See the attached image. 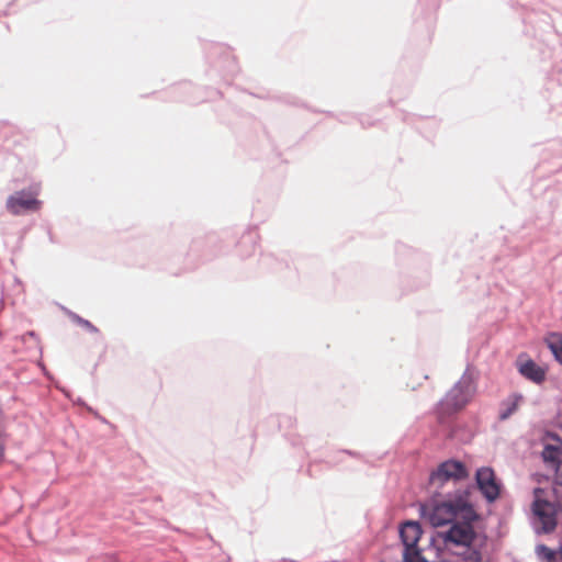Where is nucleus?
I'll return each mask as SVG.
<instances>
[{
	"label": "nucleus",
	"instance_id": "f257e3e1",
	"mask_svg": "<svg viewBox=\"0 0 562 562\" xmlns=\"http://www.w3.org/2000/svg\"><path fill=\"white\" fill-rule=\"evenodd\" d=\"M422 513L434 527L449 525L447 530L437 531V538L442 540L448 550L465 562L482 561V540L472 525L477 519V514L465 496L434 502L423 506Z\"/></svg>",
	"mask_w": 562,
	"mask_h": 562
},
{
	"label": "nucleus",
	"instance_id": "f03ea898",
	"mask_svg": "<svg viewBox=\"0 0 562 562\" xmlns=\"http://www.w3.org/2000/svg\"><path fill=\"white\" fill-rule=\"evenodd\" d=\"M476 390L474 376L467 369L460 380L452 386L439 403L441 414H451L463 408L472 398Z\"/></svg>",
	"mask_w": 562,
	"mask_h": 562
},
{
	"label": "nucleus",
	"instance_id": "7ed1b4c3",
	"mask_svg": "<svg viewBox=\"0 0 562 562\" xmlns=\"http://www.w3.org/2000/svg\"><path fill=\"white\" fill-rule=\"evenodd\" d=\"M532 526L537 533H549L557 527V508L554 504L536 499L533 503Z\"/></svg>",
	"mask_w": 562,
	"mask_h": 562
},
{
	"label": "nucleus",
	"instance_id": "20e7f679",
	"mask_svg": "<svg viewBox=\"0 0 562 562\" xmlns=\"http://www.w3.org/2000/svg\"><path fill=\"white\" fill-rule=\"evenodd\" d=\"M467 476V470L462 462L448 460L442 462L436 471L430 474L432 484L443 483L449 480H460Z\"/></svg>",
	"mask_w": 562,
	"mask_h": 562
},
{
	"label": "nucleus",
	"instance_id": "39448f33",
	"mask_svg": "<svg viewBox=\"0 0 562 562\" xmlns=\"http://www.w3.org/2000/svg\"><path fill=\"white\" fill-rule=\"evenodd\" d=\"M476 483L487 501L493 502L499 495V487L495 482L494 472L491 468H481L476 471Z\"/></svg>",
	"mask_w": 562,
	"mask_h": 562
},
{
	"label": "nucleus",
	"instance_id": "423d86ee",
	"mask_svg": "<svg viewBox=\"0 0 562 562\" xmlns=\"http://www.w3.org/2000/svg\"><path fill=\"white\" fill-rule=\"evenodd\" d=\"M38 201L29 193L19 192L15 195H12L8 200V209L14 213L19 214L24 210H35L38 206Z\"/></svg>",
	"mask_w": 562,
	"mask_h": 562
},
{
	"label": "nucleus",
	"instance_id": "0eeeda50",
	"mask_svg": "<svg viewBox=\"0 0 562 562\" xmlns=\"http://www.w3.org/2000/svg\"><path fill=\"white\" fill-rule=\"evenodd\" d=\"M518 371L522 376L537 384L542 383L546 379V370L531 359L519 362Z\"/></svg>",
	"mask_w": 562,
	"mask_h": 562
},
{
	"label": "nucleus",
	"instance_id": "6e6552de",
	"mask_svg": "<svg viewBox=\"0 0 562 562\" xmlns=\"http://www.w3.org/2000/svg\"><path fill=\"white\" fill-rule=\"evenodd\" d=\"M400 537L403 546L417 544L422 537L420 525L416 521H406L400 528Z\"/></svg>",
	"mask_w": 562,
	"mask_h": 562
},
{
	"label": "nucleus",
	"instance_id": "1a4fd4ad",
	"mask_svg": "<svg viewBox=\"0 0 562 562\" xmlns=\"http://www.w3.org/2000/svg\"><path fill=\"white\" fill-rule=\"evenodd\" d=\"M521 401L522 395L520 394H513L508 398L504 400L499 406V419H508L517 411Z\"/></svg>",
	"mask_w": 562,
	"mask_h": 562
},
{
	"label": "nucleus",
	"instance_id": "9d476101",
	"mask_svg": "<svg viewBox=\"0 0 562 562\" xmlns=\"http://www.w3.org/2000/svg\"><path fill=\"white\" fill-rule=\"evenodd\" d=\"M547 347L552 352L554 359L562 364V334L550 333L546 337Z\"/></svg>",
	"mask_w": 562,
	"mask_h": 562
},
{
	"label": "nucleus",
	"instance_id": "9b49d317",
	"mask_svg": "<svg viewBox=\"0 0 562 562\" xmlns=\"http://www.w3.org/2000/svg\"><path fill=\"white\" fill-rule=\"evenodd\" d=\"M404 562H427L417 544L405 546L403 551Z\"/></svg>",
	"mask_w": 562,
	"mask_h": 562
},
{
	"label": "nucleus",
	"instance_id": "f8f14e48",
	"mask_svg": "<svg viewBox=\"0 0 562 562\" xmlns=\"http://www.w3.org/2000/svg\"><path fill=\"white\" fill-rule=\"evenodd\" d=\"M537 553L540 557L547 559L548 561L553 560L554 555H555L554 552L551 549H549L548 547H546L543 544H540V546L537 547Z\"/></svg>",
	"mask_w": 562,
	"mask_h": 562
},
{
	"label": "nucleus",
	"instance_id": "ddd939ff",
	"mask_svg": "<svg viewBox=\"0 0 562 562\" xmlns=\"http://www.w3.org/2000/svg\"><path fill=\"white\" fill-rule=\"evenodd\" d=\"M72 319L78 323L79 325H81L82 327H85L86 329L92 331V333H95L98 331V329L87 319H83L82 317L74 314L72 315Z\"/></svg>",
	"mask_w": 562,
	"mask_h": 562
}]
</instances>
